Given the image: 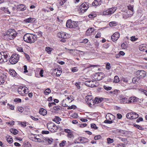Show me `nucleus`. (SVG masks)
<instances>
[{"mask_svg":"<svg viewBox=\"0 0 147 147\" xmlns=\"http://www.w3.org/2000/svg\"><path fill=\"white\" fill-rule=\"evenodd\" d=\"M117 9V7H113L103 11V14L105 15H111Z\"/></svg>","mask_w":147,"mask_h":147,"instance_id":"8","label":"nucleus"},{"mask_svg":"<svg viewBox=\"0 0 147 147\" xmlns=\"http://www.w3.org/2000/svg\"><path fill=\"white\" fill-rule=\"evenodd\" d=\"M139 98L136 97H132L129 98V103L130 104L132 103H136L138 100Z\"/></svg>","mask_w":147,"mask_h":147,"instance_id":"17","label":"nucleus"},{"mask_svg":"<svg viewBox=\"0 0 147 147\" xmlns=\"http://www.w3.org/2000/svg\"><path fill=\"white\" fill-rule=\"evenodd\" d=\"M72 21L71 20H67L66 23V26L68 28H72L73 26L71 24Z\"/></svg>","mask_w":147,"mask_h":147,"instance_id":"22","label":"nucleus"},{"mask_svg":"<svg viewBox=\"0 0 147 147\" xmlns=\"http://www.w3.org/2000/svg\"><path fill=\"white\" fill-rule=\"evenodd\" d=\"M55 121L57 123L59 124L60 123L59 121L61 120V119L59 117H56L54 119Z\"/></svg>","mask_w":147,"mask_h":147,"instance_id":"39","label":"nucleus"},{"mask_svg":"<svg viewBox=\"0 0 147 147\" xmlns=\"http://www.w3.org/2000/svg\"><path fill=\"white\" fill-rule=\"evenodd\" d=\"M91 127L92 128H94L95 129H96L98 128L96 126L95 124L94 123L92 124H91Z\"/></svg>","mask_w":147,"mask_h":147,"instance_id":"59","label":"nucleus"},{"mask_svg":"<svg viewBox=\"0 0 147 147\" xmlns=\"http://www.w3.org/2000/svg\"><path fill=\"white\" fill-rule=\"evenodd\" d=\"M32 140L38 142H44V140H43V139H41V138H37L36 140Z\"/></svg>","mask_w":147,"mask_h":147,"instance_id":"43","label":"nucleus"},{"mask_svg":"<svg viewBox=\"0 0 147 147\" xmlns=\"http://www.w3.org/2000/svg\"><path fill=\"white\" fill-rule=\"evenodd\" d=\"M145 47L143 46V45H141L139 47V50L141 51H144L145 50Z\"/></svg>","mask_w":147,"mask_h":147,"instance_id":"44","label":"nucleus"},{"mask_svg":"<svg viewBox=\"0 0 147 147\" xmlns=\"http://www.w3.org/2000/svg\"><path fill=\"white\" fill-rule=\"evenodd\" d=\"M2 10H3L5 13L10 14V13L9 9L7 8L3 7L2 8Z\"/></svg>","mask_w":147,"mask_h":147,"instance_id":"40","label":"nucleus"},{"mask_svg":"<svg viewBox=\"0 0 147 147\" xmlns=\"http://www.w3.org/2000/svg\"><path fill=\"white\" fill-rule=\"evenodd\" d=\"M114 116L112 114L108 113L106 115V119L108 120H111L112 118H113Z\"/></svg>","mask_w":147,"mask_h":147,"instance_id":"33","label":"nucleus"},{"mask_svg":"<svg viewBox=\"0 0 147 147\" xmlns=\"http://www.w3.org/2000/svg\"><path fill=\"white\" fill-rule=\"evenodd\" d=\"M64 131L65 132L67 133V137L70 139H72L74 138V135L73 134V132L69 129H65Z\"/></svg>","mask_w":147,"mask_h":147,"instance_id":"11","label":"nucleus"},{"mask_svg":"<svg viewBox=\"0 0 147 147\" xmlns=\"http://www.w3.org/2000/svg\"><path fill=\"white\" fill-rule=\"evenodd\" d=\"M23 39L26 42L32 43H34L36 39V36L31 34H26L23 37Z\"/></svg>","mask_w":147,"mask_h":147,"instance_id":"2","label":"nucleus"},{"mask_svg":"<svg viewBox=\"0 0 147 147\" xmlns=\"http://www.w3.org/2000/svg\"><path fill=\"white\" fill-rule=\"evenodd\" d=\"M101 138V136L100 135H98L95 136L94 138V139L96 140L100 139Z\"/></svg>","mask_w":147,"mask_h":147,"instance_id":"58","label":"nucleus"},{"mask_svg":"<svg viewBox=\"0 0 147 147\" xmlns=\"http://www.w3.org/2000/svg\"><path fill=\"white\" fill-rule=\"evenodd\" d=\"M24 54L25 57V58H26V59H27V60L28 61H30L31 60L30 57L29 56V55H28V54H27L26 53H24Z\"/></svg>","mask_w":147,"mask_h":147,"instance_id":"47","label":"nucleus"},{"mask_svg":"<svg viewBox=\"0 0 147 147\" xmlns=\"http://www.w3.org/2000/svg\"><path fill=\"white\" fill-rule=\"evenodd\" d=\"M9 73L10 75L12 77H15L17 75V73L13 69H10L9 70Z\"/></svg>","mask_w":147,"mask_h":147,"instance_id":"26","label":"nucleus"},{"mask_svg":"<svg viewBox=\"0 0 147 147\" xmlns=\"http://www.w3.org/2000/svg\"><path fill=\"white\" fill-rule=\"evenodd\" d=\"M92 95H88L86 96L85 97V100L86 102L88 103H89L90 101H92Z\"/></svg>","mask_w":147,"mask_h":147,"instance_id":"25","label":"nucleus"},{"mask_svg":"<svg viewBox=\"0 0 147 147\" xmlns=\"http://www.w3.org/2000/svg\"><path fill=\"white\" fill-rule=\"evenodd\" d=\"M53 109L55 110L59 111L61 109V107L59 105H57L53 107Z\"/></svg>","mask_w":147,"mask_h":147,"instance_id":"36","label":"nucleus"},{"mask_svg":"<svg viewBox=\"0 0 147 147\" xmlns=\"http://www.w3.org/2000/svg\"><path fill=\"white\" fill-rule=\"evenodd\" d=\"M132 82L135 84H137L140 82L139 78L138 77L134 78L132 79Z\"/></svg>","mask_w":147,"mask_h":147,"instance_id":"27","label":"nucleus"},{"mask_svg":"<svg viewBox=\"0 0 147 147\" xmlns=\"http://www.w3.org/2000/svg\"><path fill=\"white\" fill-rule=\"evenodd\" d=\"M20 56L16 54H13L10 58L9 57V62L11 64H16L18 61Z\"/></svg>","mask_w":147,"mask_h":147,"instance_id":"5","label":"nucleus"},{"mask_svg":"<svg viewBox=\"0 0 147 147\" xmlns=\"http://www.w3.org/2000/svg\"><path fill=\"white\" fill-rule=\"evenodd\" d=\"M39 113L40 114L45 116L47 114V112L46 110L43 108H41L40 109Z\"/></svg>","mask_w":147,"mask_h":147,"instance_id":"24","label":"nucleus"},{"mask_svg":"<svg viewBox=\"0 0 147 147\" xmlns=\"http://www.w3.org/2000/svg\"><path fill=\"white\" fill-rule=\"evenodd\" d=\"M128 9L129 10H130L131 11V13H130V15H132L133 14V12L134 11L133 6V5H129L127 6Z\"/></svg>","mask_w":147,"mask_h":147,"instance_id":"31","label":"nucleus"},{"mask_svg":"<svg viewBox=\"0 0 147 147\" xmlns=\"http://www.w3.org/2000/svg\"><path fill=\"white\" fill-rule=\"evenodd\" d=\"M138 38H136L135 36H132L131 37L130 40L132 41H134L138 40Z\"/></svg>","mask_w":147,"mask_h":147,"instance_id":"53","label":"nucleus"},{"mask_svg":"<svg viewBox=\"0 0 147 147\" xmlns=\"http://www.w3.org/2000/svg\"><path fill=\"white\" fill-rule=\"evenodd\" d=\"M92 82V81L91 80L86 81L85 82V84L86 86H88L91 87H94L95 86L94 84H91V83Z\"/></svg>","mask_w":147,"mask_h":147,"instance_id":"21","label":"nucleus"},{"mask_svg":"<svg viewBox=\"0 0 147 147\" xmlns=\"http://www.w3.org/2000/svg\"><path fill=\"white\" fill-rule=\"evenodd\" d=\"M7 140L10 144L12 143L13 141V139L10 136L7 138Z\"/></svg>","mask_w":147,"mask_h":147,"instance_id":"50","label":"nucleus"},{"mask_svg":"<svg viewBox=\"0 0 147 147\" xmlns=\"http://www.w3.org/2000/svg\"><path fill=\"white\" fill-rule=\"evenodd\" d=\"M120 34L118 32H116L115 33L111 36V39L113 42L117 41L119 38Z\"/></svg>","mask_w":147,"mask_h":147,"instance_id":"13","label":"nucleus"},{"mask_svg":"<svg viewBox=\"0 0 147 147\" xmlns=\"http://www.w3.org/2000/svg\"><path fill=\"white\" fill-rule=\"evenodd\" d=\"M121 47L122 48L125 49L127 47V45L124 43H123L121 45Z\"/></svg>","mask_w":147,"mask_h":147,"instance_id":"64","label":"nucleus"},{"mask_svg":"<svg viewBox=\"0 0 147 147\" xmlns=\"http://www.w3.org/2000/svg\"><path fill=\"white\" fill-rule=\"evenodd\" d=\"M58 36L62 38H67L69 37V36L66 33L64 32H61L57 34Z\"/></svg>","mask_w":147,"mask_h":147,"instance_id":"14","label":"nucleus"},{"mask_svg":"<svg viewBox=\"0 0 147 147\" xmlns=\"http://www.w3.org/2000/svg\"><path fill=\"white\" fill-rule=\"evenodd\" d=\"M106 68L107 70H109L111 68L110 64L109 63H107L106 65Z\"/></svg>","mask_w":147,"mask_h":147,"instance_id":"55","label":"nucleus"},{"mask_svg":"<svg viewBox=\"0 0 147 147\" xmlns=\"http://www.w3.org/2000/svg\"><path fill=\"white\" fill-rule=\"evenodd\" d=\"M96 16V15L95 14H90L88 15V17L89 18H93Z\"/></svg>","mask_w":147,"mask_h":147,"instance_id":"62","label":"nucleus"},{"mask_svg":"<svg viewBox=\"0 0 147 147\" xmlns=\"http://www.w3.org/2000/svg\"><path fill=\"white\" fill-rule=\"evenodd\" d=\"M103 75V73H97L96 74V76H97V78H95V79H96L97 80H100L102 79H103L104 77L103 76H101L102 75Z\"/></svg>","mask_w":147,"mask_h":147,"instance_id":"20","label":"nucleus"},{"mask_svg":"<svg viewBox=\"0 0 147 147\" xmlns=\"http://www.w3.org/2000/svg\"><path fill=\"white\" fill-rule=\"evenodd\" d=\"M36 20V19L35 18H28L24 20V22L26 23L34 22Z\"/></svg>","mask_w":147,"mask_h":147,"instance_id":"18","label":"nucleus"},{"mask_svg":"<svg viewBox=\"0 0 147 147\" xmlns=\"http://www.w3.org/2000/svg\"><path fill=\"white\" fill-rule=\"evenodd\" d=\"M17 34V32L13 29H9L6 32L4 35V38L7 40H12L14 38Z\"/></svg>","mask_w":147,"mask_h":147,"instance_id":"1","label":"nucleus"},{"mask_svg":"<svg viewBox=\"0 0 147 147\" xmlns=\"http://www.w3.org/2000/svg\"><path fill=\"white\" fill-rule=\"evenodd\" d=\"M134 127L140 130H143L144 129V128L139 125L134 124Z\"/></svg>","mask_w":147,"mask_h":147,"instance_id":"51","label":"nucleus"},{"mask_svg":"<svg viewBox=\"0 0 147 147\" xmlns=\"http://www.w3.org/2000/svg\"><path fill=\"white\" fill-rule=\"evenodd\" d=\"M76 108V106L74 105H72L70 107H69L67 108L68 109H75Z\"/></svg>","mask_w":147,"mask_h":147,"instance_id":"57","label":"nucleus"},{"mask_svg":"<svg viewBox=\"0 0 147 147\" xmlns=\"http://www.w3.org/2000/svg\"><path fill=\"white\" fill-rule=\"evenodd\" d=\"M71 98H72L71 96L70 95L69 96H67L66 99H65V100L67 101L69 103H70L71 102L74 100V99L71 100Z\"/></svg>","mask_w":147,"mask_h":147,"instance_id":"38","label":"nucleus"},{"mask_svg":"<svg viewBox=\"0 0 147 147\" xmlns=\"http://www.w3.org/2000/svg\"><path fill=\"white\" fill-rule=\"evenodd\" d=\"M121 91L119 90L115 89L113 91H111L110 92V93L111 94V95L113 96L114 97H116L118 95H120L121 93Z\"/></svg>","mask_w":147,"mask_h":147,"instance_id":"15","label":"nucleus"},{"mask_svg":"<svg viewBox=\"0 0 147 147\" xmlns=\"http://www.w3.org/2000/svg\"><path fill=\"white\" fill-rule=\"evenodd\" d=\"M94 30V29L92 28H90L88 29L86 32V33L88 35H90V34H92Z\"/></svg>","mask_w":147,"mask_h":147,"instance_id":"29","label":"nucleus"},{"mask_svg":"<svg viewBox=\"0 0 147 147\" xmlns=\"http://www.w3.org/2000/svg\"><path fill=\"white\" fill-rule=\"evenodd\" d=\"M117 25V22H116L115 21L111 22L109 23V25L111 27L115 26H116Z\"/></svg>","mask_w":147,"mask_h":147,"instance_id":"34","label":"nucleus"},{"mask_svg":"<svg viewBox=\"0 0 147 147\" xmlns=\"http://www.w3.org/2000/svg\"><path fill=\"white\" fill-rule=\"evenodd\" d=\"M17 50L19 51L20 52H24L23 49L22 47H18L17 48Z\"/></svg>","mask_w":147,"mask_h":147,"instance_id":"56","label":"nucleus"},{"mask_svg":"<svg viewBox=\"0 0 147 147\" xmlns=\"http://www.w3.org/2000/svg\"><path fill=\"white\" fill-rule=\"evenodd\" d=\"M18 93L22 95L25 94H27L28 92V89L26 87H23V86L19 87L18 89Z\"/></svg>","mask_w":147,"mask_h":147,"instance_id":"6","label":"nucleus"},{"mask_svg":"<svg viewBox=\"0 0 147 147\" xmlns=\"http://www.w3.org/2000/svg\"><path fill=\"white\" fill-rule=\"evenodd\" d=\"M0 53L2 57H3L4 59H6V62L10 57L8 53L5 51H3L0 52Z\"/></svg>","mask_w":147,"mask_h":147,"instance_id":"12","label":"nucleus"},{"mask_svg":"<svg viewBox=\"0 0 147 147\" xmlns=\"http://www.w3.org/2000/svg\"><path fill=\"white\" fill-rule=\"evenodd\" d=\"M129 15H130V13L129 14L128 13H125L123 14V18L126 19L129 16Z\"/></svg>","mask_w":147,"mask_h":147,"instance_id":"46","label":"nucleus"},{"mask_svg":"<svg viewBox=\"0 0 147 147\" xmlns=\"http://www.w3.org/2000/svg\"><path fill=\"white\" fill-rule=\"evenodd\" d=\"M51 90L49 88L47 89L44 92V93L45 94L47 95L51 93Z\"/></svg>","mask_w":147,"mask_h":147,"instance_id":"45","label":"nucleus"},{"mask_svg":"<svg viewBox=\"0 0 147 147\" xmlns=\"http://www.w3.org/2000/svg\"><path fill=\"white\" fill-rule=\"evenodd\" d=\"M119 82V77L117 76H115L114 77L113 82L116 83H117Z\"/></svg>","mask_w":147,"mask_h":147,"instance_id":"42","label":"nucleus"},{"mask_svg":"<svg viewBox=\"0 0 147 147\" xmlns=\"http://www.w3.org/2000/svg\"><path fill=\"white\" fill-rule=\"evenodd\" d=\"M139 116V115L135 112L132 113V119H134L138 118Z\"/></svg>","mask_w":147,"mask_h":147,"instance_id":"35","label":"nucleus"},{"mask_svg":"<svg viewBox=\"0 0 147 147\" xmlns=\"http://www.w3.org/2000/svg\"><path fill=\"white\" fill-rule=\"evenodd\" d=\"M78 140L81 142L82 143H85L89 141L88 139L84 137H80L78 138Z\"/></svg>","mask_w":147,"mask_h":147,"instance_id":"19","label":"nucleus"},{"mask_svg":"<svg viewBox=\"0 0 147 147\" xmlns=\"http://www.w3.org/2000/svg\"><path fill=\"white\" fill-rule=\"evenodd\" d=\"M53 49L49 47H47L45 48V50L47 53L49 54H51V51L53 50Z\"/></svg>","mask_w":147,"mask_h":147,"instance_id":"28","label":"nucleus"},{"mask_svg":"<svg viewBox=\"0 0 147 147\" xmlns=\"http://www.w3.org/2000/svg\"><path fill=\"white\" fill-rule=\"evenodd\" d=\"M7 73H5L0 76V85L3 83L7 78Z\"/></svg>","mask_w":147,"mask_h":147,"instance_id":"16","label":"nucleus"},{"mask_svg":"<svg viewBox=\"0 0 147 147\" xmlns=\"http://www.w3.org/2000/svg\"><path fill=\"white\" fill-rule=\"evenodd\" d=\"M47 126L48 129L52 133L56 132L58 129V127L53 122L49 121L47 124Z\"/></svg>","mask_w":147,"mask_h":147,"instance_id":"4","label":"nucleus"},{"mask_svg":"<svg viewBox=\"0 0 147 147\" xmlns=\"http://www.w3.org/2000/svg\"><path fill=\"white\" fill-rule=\"evenodd\" d=\"M89 7V6L87 3H82L80 6V9L82 12L84 13Z\"/></svg>","mask_w":147,"mask_h":147,"instance_id":"9","label":"nucleus"},{"mask_svg":"<svg viewBox=\"0 0 147 147\" xmlns=\"http://www.w3.org/2000/svg\"><path fill=\"white\" fill-rule=\"evenodd\" d=\"M101 4V0H94L92 3V5L93 6H97Z\"/></svg>","mask_w":147,"mask_h":147,"instance_id":"23","label":"nucleus"},{"mask_svg":"<svg viewBox=\"0 0 147 147\" xmlns=\"http://www.w3.org/2000/svg\"><path fill=\"white\" fill-rule=\"evenodd\" d=\"M107 142L108 144H111L114 142V140L113 139H111L110 138H108L107 139Z\"/></svg>","mask_w":147,"mask_h":147,"instance_id":"49","label":"nucleus"},{"mask_svg":"<svg viewBox=\"0 0 147 147\" xmlns=\"http://www.w3.org/2000/svg\"><path fill=\"white\" fill-rule=\"evenodd\" d=\"M57 72L56 73V75L57 77H59L61 74L62 72V71L61 69H57Z\"/></svg>","mask_w":147,"mask_h":147,"instance_id":"41","label":"nucleus"},{"mask_svg":"<svg viewBox=\"0 0 147 147\" xmlns=\"http://www.w3.org/2000/svg\"><path fill=\"white\" fill-rule=\"evenodd\" d=\"M9 131L11 133H12L14 135H16L18 133V131L17 129L13 128L10 129Z\"/></svg>","mask_w":147,"mask_h":147,"instance_id":"32","label":"nucleus"},{"mask_svg":"<svg viewBox=\"0 0 147 147\" xmlns=\"http://www.w3.org/2000/svg\"><path fill=\"white\" fill-rule=\"evenodd\" d=\"M73 28H75L77 27L78 25L77 23L76 22L72 21V24Z\"/></svg>","mask_w":147,"mask_h":147,"instance_id":"48","label":"nucleus"},{"mask_svg":"<svg viewBox=\"0 0 147 147\" xmlns=\"http://www.w3.org/2000/svg\"><path fill=\"white\" fill-rule=\"evenodd\" d=\"M119 102L121 103L129 104V99L123 95H120L117 97Z\"/></svg>","mask_w":147,"mask_h":147,"instance_id":"7","label":"nucleus"},{"mask_svg":"<svg viewBox=\"0 0 147 147\" xmlns=\"http://www.w3.org/2000/svg\"><path fill=\"white\" fill-rule=\"evenodd\" d=\"M109 99L108 98H105L102 97H96L94 100L92 99V101H90L89 102V103L87 104L90 106L91 105H94V103L96 104H98L101 101H103L104 102H107L109 101Z\"/></svg>","mask_w":147,"mask_h":147,"instance_id":"3","label":"nucleus"},{"mask_svg":"<svg viewBox=\"0 0 147 147\" xmlns=\"http://www.w3.org/2000/svg\"><path fill=\"white\" fill-rule=\"evenodd\" d=\"M26 8L23 4H20L18 5V9H19L21 11H24L26 9Z\"/></svg>","mask_w":147,"mask_h":147,"instance_id":"30","label":"nucleus"},{"mask_svg":"<svg viewBox=\"0 0 147 147\" xmlns=\"http://www.w3.org/2000/svg\"><path fill=\"white\" fill-rule=\"evenodd\" d=\"M132 113L131 112L127 113L126 115L127 118L129 119H132Z\"/></svg>","mask_w":147,"mask_h":147,"instance_id":"37","label":"nucleus"},{"mask_svg":"<svg viewBox=\"0 0 147 147\" xmlns=\"http://www.w3.org/2000/svg\"><path fill=\"white\" fill-rule=\"evenodd\" d=\"M53 139H49L48 138L46 140V142H47L48 143L50 144L52 142Z\"/></svg>","mask_w":147,"mask_h":147,"instance_id":"61","label":"nucleus"},{"mask_svg":"<svg viewBox=\"0 0 147 147\" xmlns=\"http://www.w3.org/2000/svg\"><path fill=\"white\" fill-rule=\"evenodd\" d=\"M23 67H24V73L28 72V71L27 70V66L26 65H25Z\"/></svg>","mask_w":147,"mask_h":147,"instance_id":"60","label":"nucleus"},{"mask_svg":"<svg viewBox=\"0 0 147 147\" xmlns=\"http://www.w3.org/2000/svg\"><path fill=\"white\" fill-rule=\"evenodd\" d=\"M103 87L104 89L107 90H110L112 89L111 87L106 86H104Z\"/></svg>","mask_w":147,"mask_h":147,"instance_id":"52","label":"nucleus"},{"mask_svg":"<svg viewBox=\"0 0 147 147\" xmlns=\"http://www.w3.org/2000/svg\"><path fill=\"white\" fill-rule=\"evenodd\" d=\"M22 127H24L26 126V123L24 122H20V123Z\"/></svg>","mask_w":147,"mask_h":147,"instance_id":"63","label":"nucleus"},{"mask_svg":"<svg viewBox=\"0 0 147 147\" xmlns=\"http://www.w3.org/2000/svg\"><path fill=\"white\" fill-rule=\"evenodd\" d=\"M17 109L19 112H22L24 111V109L21 107H17Z\"/></svg>","mask_w":147,"mask_h":147,"instance_id":"54","label":"nucleus"},{"mask_svg":"<svg viewBox=\"0 0 147 147\" xmlns=\"http://www.w3.org/2000/svg\"><path fill=\"white\" fill-rule=\"evenodd\" d=\"M137 75L139 78H142L146 76V72L143 70H139L136 72Z\"/></svg>","mask_w":147,"mask_h":147,"instance_id":"10","label":"nucleus"}]
</instances>
